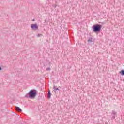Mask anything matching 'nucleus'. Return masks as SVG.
<instances>
[{"label":"nucleus","mask_w":124,"mask_h":124,"mask_svg":"<svg viewBox=\"0 0 124 124\" xmlns=\"http://www.w3.org/2000/svg\"><path fill=\"white\" fill-rule=\"evenodd\" d=\"M37 92L36 90H31L29 91L28 94L25 96L27 98H34L35 96H36Z\"/></svg>","instance_id":"1"},{"label":"nucleus","mask_w":124,"mask_h":124,"mask_svg":"<svg viewBox=\"0 0 124 124\" xmlns=\"http://www.w3.org/2000/svg\"><path fill=\"white\" fill-rule=\"evenodd\" d=\"M101 28H102V26L100 24L94 25L92 27L93 32H100L101 31Z\"/></svg>","instance_id":"2"},{"label":"nucleus","mask_w":124,"mask_h":124,"mask_svg":"<svg viewBox=\"0 0 124 124\" xmlns=\"http://www.w3.org/2000/svg\"><path fill=\"white\" fill-rule=\"evenodd\" d=\"M31 29H32V30H38V26H37V24H32L31 25Z\"/></svg>","instance_id":"3"},{"label":"nucleus","mask_w":124,"mask_h":124,"mask_svg":"<svg viewBox=\"0 0 124 124\" xmlns=\"http://www.w3.org/2000/svg\"><path fill=\"white\" fill-rule=\"evenodd\" d=\"M16 110L17 112H22V109L19 107H16Z\"/></svg>","instance_id":"4"},{"label":"nucleus","mask_w":124,"mask_h":124,"mask_svg":"<svg viewBox=\"0 0 124 124\" xmlns=\"http://www.w3.org/2000/svg\"><path fill=\"white\" fill-rule=\"evenodd\" d=\"M53 89H54V91L55 93H56V92L57 91H59V88H57L56 86H54Z\"/></svg>","instance_id":"5"},{"label":"nucleus","mask_w":124,"mask_h":124,"mask_svg":"<svg viewBox=\"0 0 124 124\" xmlns=\"http://www.w3.org/2000/svg\"><path fill=\"white\" fill-rule=\"evenodd\" d=\"M48 98H51V92L50 90H49L48 93Z\"/></svg>","instance_id":"6"},{"label":"nucleus","mask_w":124,"mask_h":124,"mask_svg":"<svg viewBox=\"0 0 124 124\" xmlns=\"http://www.w3.org/2000/svg\"><path fill=\"white\" fill-rule=\"evenodd\" d=\"M120 73L121 75L124 76V70H122L120 72Z\"/></svg>","instance_id":"7"},{"label":"nucleus","mask_w":124,"mask_h":124,"mask_svg":"<svg viewBox=\"0 0 124 124\" xmlns=\"http://www.w3.org/2000/svg\"><path fill=\"white\" fill-rule=\"evenodd\" d=\"M93 38H89V39L88 40V42H92Z\"/></svg>","instance_id":"8"},{"label":"nucleus","mask_w":124,"mask_h":124,"mask_svg":"<svg viewBox=\"0 0 124 124\" xmlns=\"http://www.w3.org/2000/svg\"><path fill=\"white\" fill-rule=\"evenodd\" d=\"M111 115H114L116 116V115H117V112L113 110V111H112Z\"/></svg>","instance_id":"9"},{"label":"nucleus","mask_w":124,"mask_h":124,"mask_svg":"<svg viewBox=\"0 0 124 124\" xmlns=\"http://www.w3.org/2000/svg\"><path fill=\"white\" fill-rule=\"evenodd\" d=\"M46 70H47V71H49L51 70V68H46Z\"/></svg>","instance_id":"10"},{"label":"nucleus","mask_w":124,"mask_h":124,"mask_svg":"<svg viewBox=\"0 0 124 124\" xmlns=\"http://www.w3.org/2000/svg\"><path fill=\"white\" fill-rule=\"evenodd\" d=\"M111 116H112V118H113V119H115V117L116 115H111Z\"/></svg>","instance_id":"11"},{"label":"nucleus","mask_w":124,"mask_h":124,"mask_svg":"<svg viewBox=\"0 0 124 124\" xmlns=\"http://www.w3.org/2000/svg\"><path fill=\"white\" fill-rule=\"evenodd\" d=\"M1 70H2V68H1V67H0V71H1Z\"/></svg>","instance_id":"12"},{"label":"nucleus","mask_w":124,"mask_h":124,"mask_svg":"<svg viewBox=\"0 0 124 124\" xmlns=\"http://www.w3.org/2000/svg\"><path fill=\"white\" fill-rule=\"evenodd\" d=\"M32 21H34V19H33Z\"/></svg>","instance_id":"13"},{"label":"nucleus","mask_w":124,"mask_h":124,"mask_svg":"<svg viewBox=\"0 0 124 124\" xmlns=\"http://www.w3.org/2000/svg\"><path fill=\"white\" fill-rule=\"evenodd\" d=\"M39 36V34H38Z\"/></svg>","instance_id":"14"}]
</instances>
